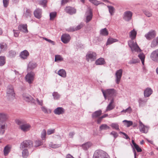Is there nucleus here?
<instances>
[{
    "mask_svg": "<svg viewBox=\"0 0 158 158\" xmlns=\"http://www.w3.org/2000/svg\"><path fill=\"white\" fill-rule=\"evenodd\" d=\"M123 70L122 69H120L118 70L116 72L115 74V76L116 77L115 82L116 83L118 84H119L122 75Z\"/></svg>",
    "mask_w": 158,
    "mask_h": 158,
    "instance_id": "9b49d317",
    "label": "nucleus"
},
{
    "mask_svg": "<svg viewBox=\"0 0 158 158\" xmlns=\"http://www.w3.org/2000/svg\"><path fill=\"white\" fill-rule=\"evenodd\" d=\"M13 32L15 36V37H17L18 36L19 33V31L17 30H13Z\"/></svg>",
    "mask_w": 158,
    "mask_h": 158,
    "instance_id": "338daca9",
    "label": "nucleus"
},
{
    "mask_svg": "<svg viewBox=\"0 0 158 158\" xmlns=\"http://www.w3.org/2000/svg\"><path fill=\"white\" fill-rule=\"evenodd\" d=\"M37 66V64L33 61H30L27 65V72L32 71Z\"/></svg>",
    "mask_w": 158,
    "mask_h": 158,
    "instance_id": "1a4fd4ad",
    "label": "nucleus"
},
{
    "mask_svg": "<svg viewBox=\"0 0 158 158\" xmlns=\"http://www.w3.org/2000/svg\"><path fill=\"white\" fill-rule=\"evenodd\" d=\"M152 90L150 88H146L144 91V95L145 97H149L152 93Z\"/></svg>",
    "mask_w": 158,
    "mask_h": 158,
    "instance_id": "6ab92c4d",
    "label": "nucleus"
},
{
    "mask_svg": "<svg viewBox=\"0 0 158 158\" xmlns=\"http://www.w3.org/2000/svg\"><path fill=\"white\" fill-rule=\"evenodd\" d=\"M31 11L29 9H27L25 12L24 13V16L26 18L31 17Z\"/></svg>",
    "mask_w": 158,
    "mask_h": 158,
    "instance_id": "4c0bfd02",
    "label": "nucleus"
},
{
    "mask_svg": "<svg viewBox=\"0 0 158 158\" xmlns=\"http://www.w3.org/2000/svg\"><path fill=\"white\" fill-rule=\"evenodd\" d=\"M132 109L131 107L129 106L128 108L126 109L125 110H123L121 111V112H124L126 113L127 112L128 113H130L131 112Z\"/></svg>",
    "mask_w": 158,
    "mask_h": 158,
    "instance_id": "6e6d98bb",
    "label": "nucleus"
},
{
    "mask_svg": "<svg viewBox=\"0 0 158 158\" xmlns=\"http://www.w3.org/2000/svg\"><path fill=\"white\" fill-rule=\"evenodd\" d=\"M114 102V99L112 98L109 105L106 107V111H110L113 109L114 108V106L113 104Z\"/></svg>",
    "mask_w": 158,
    "mask_h": 158,
    "instance_id": "b1692460",
    "label": "nucleus"
},
{
    "mask_svg": "<svg viewBox=\"0 0 158 158\" xmlns=\"http://www.w3.org/2000/svg\"><path fill=\"white\" fill-rule=\"evenodd\" d=\"M5 122L1 123L0 122V134L3 135L4 133L6 127Z\"/></svg>",
    "mask_w": 158,
    "mask_h": 158,
    "instance_id": "cd10ccee",
    "label": "nucleus"
},
{
    "mask_svg": "<svg viewBox=\"0 0 158 158\" xmlns=\"http://www.w3.org/2000/svg\"><path fill=\"white\" fill-rule=\"evenodd\" d=\"M9 0H3V6L5 7H6L8 5Z\"/></svg>",
    "mask_w": 158,
    "mask_h": 158,
    "instance_id": "0e129e2a",
    "label": "nucleus"
},
{
    "mask_svg": "<svg viewBox=\"0 0 158 158\" xmlns=\"http://www.w3.org/2000/svg\"><path fill=\"white\" fill-rule=\"evenodd\" d=\"M28 72V73L26 75L25 78L26 81L30 84L34 80L35 73L33 71Z\"/></svg>",
    "mask_w": 158,
    "mask_h": 158,
    "instance_id": "0eeeda50",
    "label": "nucleus"
},
{
    "mask_svg": "<svg viewBox=\"0 0 158 158\" xmlns=\"http://www.w3.org/2000/svg\"><path fill=\"white\" fill-rule=\"evenodd\" d=\"M63 60V58L60 55L55 56V62L61 61Z\"/></svg>",
    "mask_w": 158,
    "mask_h": 158,
    "instance_id": "79ce46f5",
    "label": "nucleus"
},
{
    "mask_svg": "<svg viewBox=\"0 0 158 158\" xmlns=\"http://www.w3.org/2000/svg\"><path fill=\"white\" fill-rule=\"evenodd\" d=\"M10 151V148L8 145L6 146L3 150L4 155L6 156L7 155Z\"/></svg>",
    "mask_w": 158,
    "mask_h": 158,
    "instance_id": "a19ab883",
    "label": "nucleus"
},
{
    "mask_svg": "<svg viewBox=\"0 0 158 158\" xmlns=\"http://www.w3.org/2000/svg\"><path fill=\"white\" fill-rule=\"evenodd\" d=\"M43 39L47 41L49 43L53 45H54L55 44V42L50 40L47 39V38L44 37Z\"/></svg>",
    "mask_w": 158,
    "mask_h": 158,
    "instance_id": "680f3d73",
    "label": "nucleus"
},
{
    "mask_svg": "<svg viewBox=\"0 0 158 158\" xmlns=\"http://www.w3.org/2000/svg\"><path fill=\"white\" fill-rule=\"evenodd\" d=\"M107 7L109 9V12L111 15H113L114 11V7L111 6H108Z\"/></svg>",
    "mask_w": 158,
    "mask_h": 158,
    "instance_id": "de8ad7c7",
    "label": "nucleus"
},
{
    "mask_svg": "<svg viewBox=\"0 0 158 158\" xmlns=\"http://www.w3.org/2000/svg\"><path fill=\"white\" fill-rule=\"evenodd\" d=\"M156 35V33L154 31L149 32L145 35V37L147 40H150L154 38Z\"/></svg>",
    "mask_w": 158,
    "mask_h": 158,
    "instance_id": "dca6fc26",
    "label": "nucleus"
},
{
    "mask_svg": "<svg viewBox=\"0 0 158 158\" xmlns=\"http://www.w3.org/2000/svg\"><path fill=\"white\" fill-rule=\"evenodd\" d=\"M157 45H158V37L153 40L152 42L151 46L152 48H154Z\"/></svg>",
    "mask_w": 158,
    "mask_h": 158,
    "instance_id": "f704fd0d",
    "label": "nucleus"
},
{
    "mask_svg": "<svg viewBox=\"0 0 158 158\" xmlns=\"http://www.w3.org/2000/svg\"><path fill=\"white\" fill-rule=\"evenodd\" d=\"M16 55V52L13 50H10L9 51V56L11 57H14Z\"/></svg>",
    "mask_w": 158,
    "mask_h": 158,
    "instance_id": "4d7b16f0",
    "label": "nucleus"
},
{
    "mask_svg": "<svg viewBox=\"0 0 158 158\" xmlns=\"http://www.w3.org/2000/svg\"><path fill=\"white\" fill-rule=\"evenodd\" d=\"M5 57L4 56H0V66H2L5 64Z\"/></svg>",
    "mask_w": 158,
    "mask_h": 158,
    "instance_id": "09e8293b",
    "label": "nucleus"
},
{
    "mask_svg": "<svg viewBox=\"0 0 158 158\" xmlns=\"http://www.w3.org/2000/svg\"><path fill=\"white\" fill-rule=\"evenodd\" d=\"M61 39L63 43L66 44L69 42L70 39V37L69 34H65L62 35Z\"/></svg>",
    "mask_w": 158,
    "mask_h": 158,
    "instance_id": "4468645a",
    "label": "nucleus"
},
{
    "mask_svg": "<svg viewBox=\"0 0 158 158\" xmlns=\"http://www.w3.org/2000/svg\"><path fill=\"white\" fill-rule=\"evenodd\" d=\"M98 119L97 120V123L98 124H100L102 122V118L101 117H100L98 118H97Z\"/></svg>",
    "mask_w": 158,
    "mask_h": 158,
    "instance_id": "774afa93",
    "label": "nucleus"
},
{
    "mask_svg": "<svg viewBox=\"0 0 158 158\" xmlns=\"http://www.w3.org/2000/svg\"><path fill=\"white\" fill-rule=\"evenodd\" d=\"M8 118L6 114L4 113H0V122L1 123L5 122V121Z\"/></svg>",
    "mask_w": 158,
    "mask_h": 158,
    "instance_id": "c85d7f7f",
    "label": "nucleus"
},
{
    "mask_svg": "<svg viewBox=\"0 0 158 158\" xmlns=\"http://www.w3.org/2000/svg\"><path fill=\"white\" fill-rule=\"evenodd\" d=\"M132 13L130 11H127L124 13L123 19L126 21H128L132 18Z\"/></svg>",
    "mask_w": 158,
    "mask_h": 158,
    "instance_id": "ddd939ff",
    "label": "nucleus"
},
{
    "mask_svg": "<svg viewBox=\"0 0 158 158\" xmlns=\"http://www.w3.org/2000/svg\"><path fill=\"white\" fill-rule=\"evenodd\" d=\"M83 26V24L82 23H81L79 25L77 26L76 27H70L68 29V31H77L81 29Z\"/></svg>",
    "mask_w": 158,
    "mask_h": 158,
    "instance_id": "412c9836",
    "label": "nucleus"
},
{
    "mask_svg": "<svg viewBox=\"0 0 158 158\" xmlns=\"http://www.w3.org/2000/svg\"><path fill=\"white\" fill-rule=\"evenodd\" d=\"M139 62V60L138 59H132L129 62V63L130 64H135Z\"/></svg>",
    "mask_w": 158,
    "mask_h": 158,
    "instance_id": "bf43d9fd",
    "label": "nucleus"
},
{
    "mask_svg": "<svg viewBox=\"0 0 158 158\" xmlns=\"http://www.w3.org/2000/svg\"><path fill=\"white\" fill-rule=\"evenodd\" d=\"M7 45L5 43H0V49L2 52L4 51L7 49Z\"/></svg>",
    "mask_w": 158,
    "mask_h": 158,
    "instance_id": "2f4dec72",
    "label": "nucleus"
},
{
    "mask_svg": "<svg viewBox=\"0 0 158 158\" xmlns=\"http://www.w3.org/2000/svg\"><path fill=\"white\" fill-rule=\"evenodd\" d=\"M64 111L65 110L63 108L61 107H58L55 109L54 112L56 114L60 115L64 114Z\"/></svg>",
    "mask_w": 158,
    "mask_h": 158,
    "instance_id": "a211bd4d",
    "label": "nucleus"
},
{
    "mask_svg": "<svg viewBox=\"0 0 158 158\" xmlns=\"http://www.w3.org/2000/svg\"><path fill=\"white\" fill-rule=\"evenodd\" d=\"M109 33L106 28L101 29L100 31V34L103 36H107Z\"/></svg>",
    "mask_w": 158,
    "mask_h": 158,
    "instance_id": "58836bf2",
    "label": "nucleus"
},
{
    "mask_svg": "<svg viewBox=\"0 0 158 158\" xmlns=\"http://www.w3.org/2000/svg\"><path fill=\"white\" fill-rule=\"evenodd\" d=\"M65 11L70 15H73L76 13V10L74 8L70 6L66 7L65 9Z\"/></svg>",
    "mask_w": 158,
    "mask_h": 158,
    "instance_id": "2eb2a0df",
    "label": "nucleus"
},
{
    "mask_svg": "<svg viewBox=\"0 0 158 158\" xmlns=\"http://www.w3.org/2000/svg\"><path fill=\"white\" fill-rule=\"evenodd\" d=\"M6 97L7 98L10 100L13 99L15 97V93L14 92L13 86L11 85L8 86L7 89Z\"/></svg>",
    "mask_w": 158,
    "mask_h": 158,
    "instance_id": "7ed1b4c3",
    "label": "nucleus"
},
{
    "mask_svg": "<svg viewBox=\"0 0 158 158\" xmlns=\"http://www.w3.org/2000/svg\"><path fill=\"white\" fill-rule=\"evenodd\" d=\"M43 144L42 142L40 140H36L35 142L34 146L35 147L40 146Z\"/></svg>",
    "mask_w": 158,
    "mask_h": 158,
    "instance_id": "8fccbe9b",
    "label": "nucleus"
},
{
    "mask_svg": "<svg viewBox=\"0 0 158 158\" xmlns=\"http://www.w3.org/2000/svg\"><path fill=\"white\" fill-rule=\"evenodd\" d=\"M139 129L140 132L144 133H147L148 130L147 127L145 126L141 121H139Z\"/></svg>",
    "mask_w": 158,
    "mask_h": 158,
    "instance_id": "f3484780",
    "label": "nucleus"
},
{
    "mask_svg": "<svg viewBox=\"0 0 158 158\" xmlns=\"http://www.w3.org/2000/svg\"><path fill=\"white\" fill-rule=\"evenodd\" d=\"M150 57L154 62L158 63V49L153 51L151 54Z\"/></svg>",
    "mask_w": 158,
    "mask_h": 158,
    "instance_id": "9d476101",
    "label": "nucleus"
},
{
    "mask_svg": "<svg viewBox=\"0 0 158 158\" xmlns=\"http://www.w3.org/2000/svg\"><path fill=\"white\" fill-rule=\"evenodd\" d=\"M29 55V53L26 50L23 51L21 53L20 55L21 57L24 59H27Z\"/></svg>",
    "mask_w": 158,
    "mask_h": 158,
    "instance_id": "a878e982",
    "label": "nucleus"
},
{
    "mask_svg": "<svg viewBox=\"0 0 158 158\" xmlns=\"http://www.w3.org/2000/svg\"><path fill=\"white\" fill-rule=\"evenodd\" d=\"M105 62L104 58H101L96 60L95 63L96 65H102L104 64Z\"/></svg>",
    "mask_w": 158,
    "mask_h": 158,
    "instance_id": "c9c22d12",
    "label": "nucleus"
},
{
    "mask_svg": "<svg viewBox=\"0 0 158 158\" xmlns=\"http://www.w3.org/2000/svg\"><path fill=\"white\" fill-rule=\"evenodd\" d=\"M22 150V156L23 158H27L29 156V152L27 148L20 149Z\"/></svg>",
    "mask_w": 158,
    "mask_h": 158,
    "instance_id": "bb28decb",
    "label": "nucleus"
},
{
    "mask_svg": "<svg viewBox=\"0 0 158 158\" xmlns=\"http://www.w3.org/2000/svg\"><path fill=\"white\" fill-rule=\"evenodd\" d=\"M33 146V143L31 141L25 140L22 142L20 144V148L23 149L25 148H30Z\"/></svg>",
    "mask_w": 158,
    "mask_h": 158,
    "instance_id": "423d86ee",
    "label": "nucleus"
},
{
    "mask_svg": "<svg viewBox=\"0 0 158 158\" xmlns=\"http://www.w3.org/2000/svg\"><path fill=\"white\" fill-rule=\"evenodd\" d=\"M55 132L54 129H49L48 130L47 133L48 135H50L51 134H53Z\"/></svg>",
    "mask_w": 158,
    "mask_h": 158,
    "instance_id": "052dcab7",
    "label": "nucleus"
},
{
    "mask_svg": "<svg viewBox=\"0 0 158 158\" xmlns=\"http://www.w3.org/2000/svg\"><path fill=\"white\" fill-rule=\"evenodd\" d=\"M57 13L56 12H53L50 13V19L51 20H53L56 17Z\"/></svg>",
    "mask_w": 158,
    "mask_h": 158,
    "instance_id": "c03bdc74",
    "label": "nucleus"
},
{
    "mask_svg": "<svg viewBox=\"0 0 158 158\" xmlns=\"http://www.w3.org/2000/svg\"><path fill=\"white\" fill-rule=\"evenodd\" d=\"M92 143L90 142H87L82 145V148L85 150H87L92 145Z\"/></svg>",
    "mask_w": 158,
    "mask_h": 158,
    "instance_id": "393cba45",
    "label": "nucleus"
},
{
    "mask_svg": "<svg viewBox=\"0 0 158 158\" xmlns=\"http://www.w3.org/2000/svg\"><path fill=\"white\" fill-rule=\"evenodd\" d=\"M23 99L26 102L35 104V100L31 96L30 94L24 93L22 95Z\"/></svg>",
    "mask_w": 158,
    "mask_h": 158,
    "instance_id": "39448f33",
    "label": "nucleus"
},
{
    "mask_svg": "<svg viewBox=\"0 0 158 158\" xmlns=\"http://www.w3.org/2000/svg\"><path fill=\"white\" fill-rule=\"evenodd\" d=\"M110 134L113 135L115 138H116L118 136L117 133L114 131H112L111 133Z\"/></svg>",
    "mask_w": 158,
    "mask_h": 158,
    "instance_id": "69168bd1",
    "label": "nucleus"
},
{
    "mask_svg": "<svg viewBox=\"0 0 158 158\" xmlns=\"http://www.w3.org/2000/svg\"><path fill=\"white\" fill-rule=\"evenodd\" d=\"M92 12L90 10H89V14L87 15L86 17V23H88L91 20L92 18Z\"/></svg>",
    "mask_w": 158,
    "mask_h": 158,
    "instance_id": "ea45409f",
    "label": "nucleus"
},
{
    "mask_svg": "<svg viewBox=\"0 0 158 158\" xmlns=\"http://www.w3.org/2000/svg\"><path fill=\"white\" fill-rule=\"evenodd\" d=\"M41 10L40 9H38L35 10L34 12L35 17L38 19L40 18L41 16Z\"/></svg>",
    "mask_w": 158,
    "mask_h": 158,
    "instance_id": "5701e85b",
    "label": "nucleus"
},
{
    "mask_svg": "<svg viewBox=\"0 0 158 158\" xmlns=\"http://www.w3.org/2000/svg\"><path fill=\"white\" fill-rule=\"evenodd\" d=\"M52 96L55 99H58L60 97V95L57 92H54L52 94Z\"/></svg>",
    "mask_w": 158,
    "mask_h": 158,
    "instance_id": "864d4df0",
    "label": "nucleus"
},
{
    "mask_svg": "<svg viewBox=\"0 0 158 158\" xmlns=\"http://www.w3.org/2000/svg\"><path fill=\"white\" fill-rule=\"evenodd\" d=\"M123 122L124 123L126 122V124L127 125V127H129L132 125L133 124V123L131 121H127V120H125L123 121Z\"/></svg>",
    "mask_w": 158,
    "mask_h": 158,
    "instance_id": "5fc2aeb1",
    "label": "nucleus"
},
{
    "mask_svg": "<svg viewBox=\"0 0 158 158\" xmlns=\"http://www.w3.org/2000/svg\"><path fill=\"white\" fill-rule=\"evenodd\" d=\"M58 74L63 77H65L66 76V72L64 69L59 70L58 72Z\"/></svg>",
    "mask_w": 158,
    "mask_h": 158,
    "instance_id": "c756f323",
    "label": "nucleus"
},
{
    "mask_svg": "<svg viewBox=\"0 0 158 158\" xmlns=\"http://www.w3.org/2000/svg\"><path fill=\"white\" fill-rule=\"evenodd\" d=\"M15 122L16 124L19 125V128L23 132L28 131L31 129V125L27 123L24 119H18L16 120Z\"/></svg>",
    "mask_w": 158,
    "mask_h": 158,
    "instance_id": "f257e3e1",
    "label": "nucleus"
},
{
    "mask_svg": "<svg viewBox=\"0 0 158 158\" xmlns=\"http://www.w3.org/2000/svg\"><path fill=\"white\" fill-rule=\"evenodd\" d=\"M136 34V31L133 29L130 32V36L132 40H134L135 38Z\"/></svg>",
    "mask_w": 158,
    "mask_h": 158,
    "instance_id": "473e14b6",
    "label": "nucleus"
},
{
    "mask_svg": "<svg viewBox=\"0 0 158 158\" xmlns=\"http://www.w3.org/2000/svg\"><path fill=\"white\" fill-rule=\"evenodd\" d=\"M143 12L144 14L148 17H149L152 16V13L148 10H143Z\"/></svg>",
    "mask_w": 158,
    "mask_h": 158,
    "instance_id": "603ef678",
    "label": "nucleus"
},
{
    "mask_svg": "<svg viewBox=\"0 0 158 158\" xmlns=\"http://www.w3.org/2000/svg\"><path fill=\"white\" fill-rule=\"evenodd\" d=\"M118 41V40L116 39L113 38H109L107 40L106 42V45H110L112 44V43Z\"/></svg>",
    "mask_w": 158,
    "mask_h": 158,
    "instance_id": "7c9ffc66",
    "label": "nucleus"
},
{
    "mask_svg": "<svg viewBox=\"0 0 158 158\" xmlns=\"http://www.w3.org/2000/svg\"><path fill=\"white\" fill-rule=\"evenodd\" d=\"M134 147L138 152H141L142 151L141 149L139 148L137 144H136L135 146H134Z\"/></svg>",
    "mask_w": 158,
    "mask_h": 158,
    "instance_id": "e2e57ef3",
    "label": "nucleus"
},
{
    "mask_svg": "<svg viewBox=\"0 0 158 158\" xmlns=\"http://www.w3.org/2000/svg\"><path fill=\"white\" fill-rule=\"evenodd\" d=\"M96 54L95 52H89L86 55V59L87 61L89 60L91 61H94L96 59Z\"/></svg>",
    "mask_w": 158,
    "mask_h": 158,
    "instance_id": "f8f14e48",
    "label": "nucleus"
},
{
    "mask_svg": "<svg viewBox=\"0 0 158 158\" xmlns=\"http://www.w3.org/2000/svg\"><path fill=\"white\" fill-rule=\"evenodd\" d=\"M138 57L141 60L142 64H144L145 56L143 53H140L138 55Z\"/></svg>",
    "mask_w": 158,
    "mask_h": 158,
    "instance_id": "37998d69",
    "label": "nucleus"
},
{
    "mask_svg": "<svg viewBox=\"0 0 158 158\" xmlns=\"http://www.w3.org/2000/svg\"><path fill=\"white\" fill-rule=\"evenodd\" d=\"M94 158H110L106 152L101 150L96 151L94 154Z\"/></svg>",
    "mask_w": 158,
    "mask_h": 158,
    "instance_id": "f03ea898",
    "label": "nucleus"
},
{
    "mask_svg": "<svg viewBox=\"0 0 158 158\" xmlns=\"http://www.w3.org/2000/svg\"><path fill=\"white\" fill-rule=\"evenodd\" d=\"M110 127L106 124H103L101 125L99 127V131L106 130L110 129Z\"/></svg>",
    "mask_w": 158,
    "mask_h": 158,
    "instance_id": "e433bc0d",
    "label": "nucleus"
},
{
    "mask_svg": "<svg viewBox=\"0 0 158 158\" xmlns=\"http://www.w3.org/2000/svg\"><path fill=\"white\" fill-rule=\"evenodd\" d=\"M46 131L45 129H44L41 133V138L43 140L45 139V136L46 135Z\"/></svg>",
    "mask_w": 158,
    "mask_h": 158,
    "instance_id": "3c124183",
    "label": "nucleus"
},
{
    "mask_svg": "<svg viewBox=\"0 0 158 158\" xmlns=\"http://www.w3.org/2000/svg\"><path fill=\"white\" fill-rule=\"evenodd\" d=\"M18 29L21 31L25 33H27L28 30L27 24H21L18 27Z\"/></svg>",
    "mask_w": 158,
    "mask_h": 158,
    "instance_id": "4be33fe9",
    "label": "nucleus"
},
{
    "mask_svg": "<svg viewBox=\"0 0 158 158\" xmlns=\"http://www.w3.org/2000/svg\"><path fill=\"white\" fill-rule=\"evenodd\" d=\"M128 44L132 52H138L140 50L136 43L134 42L133 40L129 41L128 42Z\"/></svg>",
    "mask_w": 158,
    "mask_h": 158,
    "instance_id": "20e7f679",
    "label": "nucleus"
},
{
    "mask_svg": "<svg viewBox=\"0 0 158 158\" xmlns=\"http://www.w3.org/2000/svg\"><path fill=\"white\" fill-rule=\"evenodd\" d=\"M49 147L54 148H56L59 147L60 146L59 144H53L52 143H51L49 145Z\"/></svg>",
    "mask_w": 158,
    "mask_h": 158,
    "instance_id": "13d9d810",
    "label": "nucleus"
},
{
    "mask_svg": "<svg viewBox=\"0 0 158 158\" xmlns=\"http://www.w3.org/2000/svg\"><path fill=\"white\" fill-rule=\"evenodd\" d=\"M102 90L105 99H106V94H107V96L109 98L114 96L115 95V90L114 89H107L106 90V93L102 89Z\"/></svg>",
    "mask_w": 158,
    "mask_h": 158,
    "instance_id": "6e6552de",
    "label": "nucleus"
},
{
    "mask_svg": "<svg viewBox=\"0 0 158 158\" xmlns=\"http://www.w3.org/2000/svg\"><path fill=\"white\" fill-rule=\"evenodd\" d=\"M110 126L113 129L116 130H119V125L117 123H112L110 124Z\"/></svg>",
    "mask_w": 158,
    "mask_h": 158,
    "instance_id": "a18cd8bd",
    "label": "nucleus"
},
{
    "mask_svg": "<svg viewBox=\"0 0 158 158\" xmlns=\"http://www.w3.org/2000/svg\"><path fill=\"white\" fill-rule=\"evenodd\" d=\"M147 101V100L143 99L141 98H139L138 100L139 106H143L145 105Z\"/></svg>",
    "mask_w": 158,
    "mask_h": 158,
    "instance_id": "72a5a7b5",
    "label": "nucleus"
},
{
    "mask_svg": "<svg viewBox=\"0 0 158 158\" xmlns=\"http://www.w3.org/2000/svg\"><path fill=\"white\" fill-rule=\"evenodd\" d=\"M102 114V111L100 110L93 112L92 114V117L93 119H95L100 117Z\"/></svg>",
    "mask_w": 158,
    "mask_h": 158,
    "instance_id": "aec40b11",
    "label": "nucleus"
},
{
    "mask_svg": "<svg viewBox=\"0 0 158 158\" xmlns=\"http://www.w3.org/2000/svg\"><path fill=\"white\" fill-rule=\"evenodd\" d=\"M47 2V0H40L39 1V4L42 5L44 7H45L46 6V4Z\"/></svg>",
    "mask_w": 158,
    "mask_h": 158,
    "instance_id": "49530a36",
    "label": "nucleus"
}]
</instances>
